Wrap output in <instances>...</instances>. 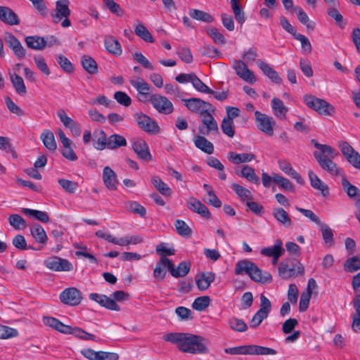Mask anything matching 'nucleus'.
<instances>
[{
	"instance_id": "1",
	"label": "nucleus",
	"mask_w": 360,
	"mask_h": 360,
	"mask_svg": "<svg viewBox=\"0 0 360 360\" xmlns=\"http://www.w3.org/2000/svg\"><path fill=\"white\" fill-rule=\"evenodd\" d=\"M163 340L176 345L183 352L207 354L209 352V341L200 335L188 333H170L165 335Z\"/></svg>"
},
{
	"instance_id": "2",
	"label": "nucleus",
	"mask_w": 360,
	"mask_h": 360,
	"mask_svg": "<svg viewBox=\"0 0 360 360\" xmlns=\"http://www.w3.org/2000/svg\"><path fill=\"white\" fill-rule=\"evenodd\" d=\"M311 143L319 150L314 152V156L320 167L331 175L343 176L342 169L332 160L338 155V152L330 146L319 143L314 139Z\"/></svg>"
},
{
	"instance_id": "3",
	"label": "nucleus",
	"mask_w": 360,
	"mask_h": 360,
	"mask_svg": "<svg viewBox=\"0 0 360 360\" xmlns=\"http://www.w3.org/2000/svg\"><path fill=\"white\" fill-rule=\"evenodd\" d=\"M235 273L237 275L246 274L252 280L259 283H270L272 276L268 271H262L255 263L248 260H240L236 265Z\"/></svg>"
},
{
	"instance_id": "4",
	"label": "nucleus",
	"mask_w": 360,
	"mask_h": 360,
	"mask_svg": "<svg viewBox=\"0 0 360 360\" xmlns=\"http://www.w3.org/2000/svg\"><path fill=\"white\" fill-rule=\"evenodd\" d=\"M112 297L110 298L105 295L98 293H91L89 295L90 300L97 302L101 307L110 310L119 311H120V307L115 301L122 302L126 300L129 298V294L122 290H117L112 294Z\"/></svg>"
},
{
	"instance_id": "5",
	"label": "nucleus",
	"mask_w": 360,
	"mask_h": 360,
	"mask_svg": "<svg viewBox=\"0 0 360 360\" xmlns=\"http://www.w3.org/2000/svg\"><path fill=\"white\" fill-rule=\"evenodd\" d=\"M303 98L307 107L322 116H332L335 112V108L323 99L310 94L304 95Z\"/></svg>"
},
{
	"instance_id": "6",
	"label": "nucleus",
	"mask_w": 360,
	"mask_h": 360,
	"mask_svg": "<svg viewBox=\"0 0 360 360\" xmlns=\"http://www.w3.org/2000/svg\"><path fill=\"white\" fill-rule=\"evenodd\" d=\"M69 0H58L56 2L55 13L52 14V18L55 23L61 21V26L67 28L71 26V21L69 20L71 11L69 8Z\"/></svg>"
},
{
	"instance_id": "7",
	"label": "nucleus",
	"mask_w": 360,
	"mask_h": 360,
	"mask_svg": "<svg viewBox=\"0 0 360 360\" xmlns=\"http://www.w3.org/2000/svg\"><path fill=\"white\" fill-rule=\"evenodd\" d=\"M271 301L263 294L260 295L259 310L255 314L250 321V327L255 328L259 326L264 319L267 318L271 310Z\"/></svg>"
},
{
	"instance_id": "8",
	"label": "nucleus",
	"mask_w": 360,
	"mask_h": 360,
	"mask_svg": "<svg viewBox=\"0 0 360 360\" xmlns=\"http://www.w3.org/2000/svg\"><path fill=\"white\" fill-rule=\"evenodd\" d=\"M255 117L257 128L267 136H273L274 126L276 124L274 118L258 110L255 112Z\"/></svg>"
},
{
	"instance_id": "9",
	"label": "nucleus",
	"mask_w": 360,
	"mask_h": 360,
	"mask_svg": "<svg viewBox=\"0 0 360 360\" xmlns=\"http://www.w3.org/2000/svg\"><path fill=\"white\" fill-rule=\"evenodd\" d=\"M59 298L62 303L75 307L82 302L83 297L82 292L79 289L70 287L63 290L60 294Z\"/></svg>"
},
{
	"instance_id": "10",
	"label": "nucleus",
	"mask_w": 360,
	"mask_h": 360,
	"mask_svg": "<svg viewBox=\"0 0 360 360\" xmlns=\"http://www.w3.org/2000/svg\"><path fill=\"white\" fill-rule=\"evenodd\" d=\"M149 100L153 108L160 113L169 115L174 111L172 103L164 96L153 94Z\"/></svg>"
},
{
	"instance_id": "11",
	"label": "nucleus",
	"mask_w": 360,
	"mask_h": 360,
	"mask_svg": "<svg viewBox=\"0 0 360 360\" xmlns=\"http://www.w3.org/2000/svg\"><path fill=\"white\" fill-rule=\"evenodd\" d=\"M338 146L347 161L354 168L360 169V154L346 141H340Z\"/></svg>"
},
{
	"instance_id": "12",
	"label": "nucleus",
	"mask_w": 360,
	"mask_h": 360,
	"mask_svg": "<svg viewBox=\"0 0 360 360\" xmlns=\"http://www.w3.org/2000/svg\"><path fill=\"white\" fill-rule=\"evenodd\" d=\"M182 101L188 110L193 112L200 114V115H202L205 112H207V111H214V109L210 103L205 102L200 98H191L182 99Z\"/></svg>"
},
{
	"instance_id": "13",
	"label": "nucleus",
	"mask_w": 360,
	"mask_h": 360,
	"mask_svg": "<svg viewBox=\"0 0 360 360\" xmlns=\"http://www.w3.org/2000/svg\"><path fill=\"white\" fill-rule=\"evenodd\" d=\"M139 127L147 133H158L160 131L158 123L146 114L138 112L134 115Z\"/></svg>"
},
{
	"instance_id": "14",
	"label": "nucleus",
	"mask_w": 360,
	"mask_h": 360,
	"mask_svg": "<svg viewBox=\"0 0 360 360\" xmlns=\"http://www.w3.org/2000/svg\"><path fill=\"white\" fill-rule=\"evenodd\" d=\"M46 268L54 271H70L73 266L70 262L57 256L51 257L44 260Z\"/></svg>"
},
{
	"instance_id": "15",
	"label": "nucleus",
	"mask_w": 360,
	"mask_h": 360,
	"mask_svg": "<svg viewBox=\"0 0 360 360\" xmlns=\"http://www.w3.org/2000/svg\"><path fill=\"white\" fill-rule=\"evenodd\" d=\"M304 268L303 265L297 262L292 266L285 263H281L279 264L278 271L279 276L283 279H288L291 277H296L300 274L304 273Z\"/></svg>"
},
{
	"instance_id": "16",
	"label": "nucleus",
	"mask_w": 360,
	"mask_h": 360,
	"mask_svg": "<svg viewBox=\"0 0 360 360\" xmlns=\"http://www.w3.org/2000/svg\"><path fill=\"white\" fill-rule=\"evenodd\" d=\"M233 68L236 75L245 82L252 84L257 81L254 72L248 68L244 61L233 60Z\"/></svg>"
},
{
	"instance_id": "17",
	"label": "nucleus",
	"mask_w": 360,
	"mask_h": 360,
	"mask_svg": "<svg viewBox=\"0 0 360 360\" xmlns=\"http://www.w3.org/2000/svg\"><path fill=\"white\" fill-rule=\"evenodd\" d=\"M57 133L64 148L61 152L62 155L68 160L76 161L78 158L72 148L71 140L66 136L65 132L61 129H58Z\"/></svg>"
},
{
	"instance_id": "18",
	"label": "nucleus",
	"mask_w": 360,
	"mask_h": 360,
	"mask_svg": "<svg viewBox=\"0 0 360 360\" xmlns=\"http://www.w3.org/2000/svg\"><path fill=\"white\" fill-rule=\"evenodd\" d=\"M5 41L12 50L13 54L18 60H22L26 55V50L20 41L12 34H6Z\"/></svg>"
},
{
	"instance_id": "19",
	"label": "nucleus",
	"mask_w": 360,
	"mask_h": 360,
	"mask_svg": "<svg viewBox=\"0 0 360 360\" xmlns=\"http://www.w3.org/2000/svg\"><path fill=\"white\" fill-rule=\"evenodd\" d=\"M132 148L138 158L143 161H150L152 155L146 142L142 139H136L132 141Z\"/></svg>"
},
{
	"instance_id": "20",
	"label": "nucleus",
	"mask_w": 360,
	"mask_h": 360,
	"mask_svg": "<svg viewBox=\"0 0 360 360\" xmlns=\"http://www.w3.org/2000/svg\"><path fill=\"white\" fill-rule=\"evenodd\" d=\"M102 179L104 185L108 190L115 191L117 189L119 180L117 174L109 166L103 168Z\"/></svg>"
},
{
	"instance_id": "21",
	"label": "nucleus",
	"mask_w": 360,
	"mask_h": 360,
	"mask_svg": "<svg viewBox=\"0 0 360 360\" xmlns=\"http://www.w3.org/2000/svg\"><path fill=\"white\" fill-rule=\"evenodd\" d=\"M212 111H207L205 112L202 116V122L205 126L204 127H200L199 131L200 134L204 135H208L211 132H218L219 127L217 121L212 115Z\"/></svg>"
},
{
	"instance_id": "22",
	"label": "nucleus",
	"mask_w": 360,
	"mask_h": 360,
	"mask_svg": "<svg viewBox=\"0 0 360 360\" xmlns=\"http://www.w3.org/2000/svg\"><path fill=\"white\" fill-rule=\"evenodd\" d=\"M172 268V261L166 257H162L156 264L153 271V276L158 280H163L166 275V269L169 271Z\"/></svg>"
},
{
	"instance_id": "23",
	"label": "nucleus",
	"mask_w": 360,
	"mask_h": 360,
	"mask_svg": "<svg viewBox=\"0 0 360 360\" xmlns=\"http://www.w3.org/2000/svg\"><path fill=\"white\" fill-rule=\"evenodd\" d=\"M0 20L10 25L20 23L18 15L10 8L0 6Z\"/></svg>"
},
{
	"instance_id": "24",
	"label": "nucleus",
	"mask_w": 360,
	"mask_h": 360,
	"mask_svg": "<svg viewBox=\"0 0 360 360\" xmlns=\"http://www.w3.org/2000/svg\"><path fill=\"white\" fill-rule=\"evenodd\" d=\"M273 114L280 120H285L288 112V108L282 100L277 97L273 98L271 103Z\"/></svg>"
},
{
	"instance_id": "25",
	"label": "nucleus",
	"mask_w": 360,
	"mask_h": 360,
	"mask_svg": "<svg viewBox=\"0 0 360 360\" xmlns=\"http://www.w3.org/2000/svg\"><path fill=\"white\" fill-rule=\"evenodd\" d=\"M257 65L262 72L274 83L280 84L282 82V78L279 74L274 70L270 65L264 61L258 60Z\"/></svg>"
},
{
	"instance_id": "26",
	"label": "nucleus",
	"mask_w": 360,
	"mask_h": 360,
	"mask_svg": "<svg viewBox=\"0 0 360 360\" xmlns=\"http://www.w3.org/2000/svg\"><path fill=\"white\" fill-rule=\"evenodd\" d=\"M227 158L232 163L238 165L250 162L254 160L256 158V156L251 153H237L236 152L231 151L228 153Z\"/></svg>"
},
{
	"instance_id": "27",
	"label": "nucleus",
	"mask_w": 360,
	"mask_h": 360,
	"mask_svg": "<svg viewBox=\"0 0 360 360\" xmlns=\"http://www.w3.org/2000/svg\"><path fill=\"white\" fill-rule=\"evenodd\" d=\"M275 349L257 345H246L245 355H274Z\"/></svg>"
},
{
	"instance_id": "28",
	"label": "nucleus",
	"mask_w": 360,
	"mask_h": 360,
	"mask_svg": "<svg viewBox=\"0 0 360 360\" xmlns=\"http://www.w3.org/2000/svg\"><path fill=\"white\" fill-rule=\"evenodd\" d=\"M188 207L194 212L198 213L205 218H209L210 213L208 208L200 200L191 198L188 201Z\"/></svg>"
},
{
	"instance_id": "29",
	"label": "nucleus",
	"mask_w": 360,
	"mask_h": 360,
	"mask_svg": "<svg viewBox=\"0 0 360 360\" xmlns=\"http://www.w3.org/2000/svg\"><path fill=\"white\" fill-rule=\"evenodd\" d=\"M311 186L316 190L321 191L323 196L326 197L329 194L328 186L323 182L319 176L311 170L308 172Z\"/></svg>"
},
{
	"instance_id": "30",
	"label": "nucleus",
	"mask_w": 360,
	"mask_h": 360,
	"mask_svg": "<svg viewBox=\"0 0 360 360\" xmlns=\"http://www.w3.org/2000/svg\"><path fill=\"white\" fill-rule=\"evenodd\" d=\"M279 168L287 175L293 178L300 184H304V179L300 174L297 172L292 167L291 164L285 160L278 161Z\"/></svg>"
},
{
	"instance_id": "31",
	"label": "nucleus",
	"mask_w": 360,
	"mask_h": 360,
	"mask_svg": "<svg viewBox=\"0 0 360 360\" xmlns=\"http://www.w3.org/2000/svg\"><path fill=\"white\" fill-rule=\"evenodd\" d=\"M27 46L33 50L41 51L46 46V40L37 35L27 36L25 39Z\"/></svg>"
},
{
	"instance_id": "32",
	"label": "nucleus",
	"mask_w": 360,
	"mask_h": 360,
	"mask_svg": "<svg viewBox=\"0 0 360 360\" xmlns=\"http://www.w3.org/2000/svg\"><path fill=\"white\" fill-rule=\"evenodd\" d=\"M236 173L238 176L243 177L248 180L249 181L252 182L255 184L258 185L260 183L259 178L255 173V169L248 165H245L242 166L240 171L239 172L238 170H236Z\"/></svg>"
},
{
	"instance_id": "33",
	"label": "nucleus",
	"mask_w": 360,
	"mask_h": 360,
	"mask_svg": "<svg viewBox=\"0 0 360 360\" xmlns=\"http://www.w3.org/2000/svg\"><path fill=\"white\" fill-rule=\"evenodd\" d=\"M30 231L32 237L37 243H41L43 245L46 244L48 237L44 228L41 225L38 224L32 225L30 227Z\"/></svg>"
},
{
	"instance_id": "34",
	"label": "nucleus",
	"mask_w": 360,
	"mask_h": 360,
	"mask_svg": "<svg viewBox=\"0 0 360 360\" xmlns=\"http://www.w3.org/2000/svg\"><path fill=\"white\" fill-rule=\"evenodd\" d=\"M193 142L195 147L199 148L202 151L210 155L213 153V144L204 136L200 135L195 136L193 139Z\"/></svg>"
},
{
	"instance_id": "35",
	"label": "nucleus",
	"mask_w": 360,
	"mask_h": 360,
	"mask_svg": "<svg viewBox=\"0 0 360 360\" xmlns=\"http://www.w3.org/2000/svg\"><path fill=\"white\" fill-rule=\"evenodd\" d=\"M9 75L11 83L16 93L19 95H25L27 92V89L25 85L23 79L15 72H10Z\"/></svg>"
},
{
	"instance_id": "36",
	"label": "nucleus",
	"mask_w": 360,
	"mask_h": 360,
	"mask_svg": "<svg viewBox=\"0 0 360 360\" xmlns=\"http://www.w3.org/2000/svg\"><path fill=\"white\" fill-rule=\"evenodd\" d=\"M273 216L279 224L285 227H290L292 225V220L283 208L279 207L274 209Z\"/></svg>"
},
{
	"instance_id": "37",
	"label": "nucleus",
	"mask_w": 360,
	"mask_h": 360,
	"mask_svg": "<svg viewBox=\"0 0 360 360\" xmlns=\"http://www.w3.org/2000/svg\"><path fill=\"white\" fill-rule=\"evenodd\" d=\"M285 250L283 248V242L278 239L275 241L273 246L264 248L261 250V254L266 257H272L279 253H284Z\"/></svg>"
},
{
	"instance_id": "38",
	"label": "nucleus",
	"mask_w": 360,
	"mask_h": 360,
	"mask_svg": "<svg viewBox=\"0 0 360 360\" xmlns=\"http://www.w3.org/2000/svg\"><path fill=\"white\" fill-rule=\"evenodd\" d=\"M130 83L132 86L136 89L141 97L146 98L148 96L150 86L143 79L138 78L137 79H131Z\"/></svg>"
},
{
	"instance_id": "39",
	"label": "nucleus",
	"mask_w": 360,
	"mask_h": 360,
	"mask_svg": "<svg viewBox=\"0 0 360 360\" xmlns=\"http://www.w3.org/2000/svg\"><path fill=\"white\" fill-rule=\"evenodd\" d=\"M105 46L109 53L115 56H120L122 53L121 44L112 37H108L105 39Z\"/></svg>"
},
{
	"instance_id": "40",
	"label": "nucleus",
	"mask_w": 360,
	"mask_h": 360,
	"mask_svg": "<svg viewBox=\"0 0 360 360\" xmlns=\"http://www.w3.org/2000/svg\"><path fill=\"white\" fill-rule=\"evenodd\" d=\"M21 212L25 215L34 218L43 223H47L49 221V214L44 211L32 210L30 208H22Z\"/></svg>"
},
{
	"instance_id": "41",
	"label": "nucleus",
	"mask_w": 360,
	"mask_h": 360,
	"mask_svg": "<svg viewBox=\"0 0 360 360\" xmlns=\"http://www.w3.org/2000/svg\"><path fill=\"white\" fill-rule=\"evenodd\" d=\"M134 32L139 37L146 42L153 43L155 41L151 33L141 22H139L134 26Z\"/></svg>"
},
{
	"instance_id": "42",
	"label": "nucleus",
	"mask_w": 360,
	"mask_h": 360,
	"mask_svg": "<svg viewBox=\"0 0 360 360\" xmlns=\"http://www.w3.org/2000/svg\"><path fill=\"white\" fill-rule=\"evenodd\" d=\"M215 276L213 273L207 272L202 274L200 276L196 278V284L199 290H207L212 282L214 281Z\"/></svg>"
},
{
	"instance_id": "43",
	"label": "nucleus",
	"mask_w": 360,
	"mask_h": 360,
	"mask_svg": "<svg viewBox=\"0 0 360 360\" xmlns=\"http://www.w3.org/2000/svg\"><path fill=\"white\" fill-rule=\"evenodd\" d=\"M127 144V140L123 136L115 134L108 137L107 148L113 150L117 148L126 146Z\"/></svg>"
},
{
	"instance_id": "44",
	"label": "nucleus",
	"mask_w": 360,
	"mask_h": 360,
	"mask_svg": "<svg viewBox=\"0 0 360 360\" xmlns=\"http://www.w3.org/2000/svg\"><path fill=\"white\" fill-rule=\"evenodd\" d=\"M40 139L48 150L51 151L56 150L57 144L53 132L46 130L41 134Z\"/></svg>"
},
{
	"instance_id": "45",
	"label": "nucleus",
	"mask_w": 360,
	"mask_h": 360,
	"mask_svg": "<svg viewBox=\"0 0 360 360\" xmlns=\"http://www.w3.org/2000/svg\"><path fill=\"white\" fill-rule=\"evenodd\" d=\"M81 63L83 68L89 74L95 75L98 72L97 63L93 58L84 55L81 58Z\"/></svg>"
},
{
	"instance_id": "46",
	"label": "nucleus",
	"mask_w": 360,
	"mask_h": 360,
	"mask_svg": "<svg viewBox=\"0 0 360 360\" xmlns=\"http://www.w3.org/2000/svg\"><path fill=\"white\" fill-rule=\"evenodd\" d=\"M293 11L297 13L299 21L304 25L308 30H314L315 28V22L311 20L306 12L301 7L293 8Z\"/></svg>"
},
{
	"instance_id": "47",
	"label": "nucleus",
	"mask_w": 360,
	"mask_h": 360,
	"mask_svg": "<svg viewBox=\"0 0 360 360\" xmlns=\"http://www.w3.org/2000/svg\"><path fill=\"white\" fill-rule=\"evenodd\" d=\"M188 13L193 19L199 21L207 23L212 22L214 21V18L210 13L201 10L192 8L189 10Z\"/></svg>"
},
{
	"instance_id": "48",
	"label": "nucleus",
	"mask_w": 360,
	"mask_h": 360,
	"mask_svg": "<svg viewBox=\"0 0 360 360\" xmlns=\"http://www.w3.org/2000/svg\"><path fill=\"white\" fill-rule=\"evenodd\" d=\"M339 6H331L327 9V14L333 18L337 25H338L340 28H345L346 26V21L344 20L343 16L342 14L338 11L337 7Z\"/></svg>"
},
{
	"instance_id": "49",
	"label": "nucleus",
	"mask_w": 360,
	"mask_h": 360,
	"mask_svg": "<svg viewBox=\"0 0 360 360\" xmlns=\"http://www.w3.org/2000/svg\"><path fill=\"white\" fill-rule=\"evenodd\" d=\"M190 271V264L182 262H181L177 268L174 267V265L172 262V268L170 270L171 275L174 278L183 277L188 274Z\"/></svg>"
},
{
	"instance_id": "50",
	"label": "nucleus",
	"mask_w": 360,
	"mask_h": 360,
	"mask_svg": "<svg viewBox=\"0 0 360 360\" xmlns=\"http://www.w3.org/2000/svg\"><path fill=\"white\" fill-rule=\"evenodd\" d=\"M151 182L161 194L165 196H170L172 195V189L160 177L153 176Z\"/></svg>"
},
{
	"instance_id": "51",
	"label": "nucleus",
	"mask_w": 360,
	"mask_h": 360,
	"mask_svg": "<svg viewBox=\"0 0 360 360\" xmlns=\"http://www.w3.org/2000/svg\"><path fill=\"white\" fill-rule=\"evenodd\" d=\"M231 187L237 194L240 200L248 202L252 199V195L248 188L236 183L233 184Z\"/></svg>"
},
{
	"instance_id": "52",
	"label": "nucleus",
	"mask_w": 360,
	"mask_h": 360,
	"mask_svg": "<svg viewBox=\"0 0 360 360\" xmlns=\"http://www.w3.org/2000/svg\"><path fill=\"white\" fill-rule=\"evenodd\" d=\"M230 3L236 21L240 25L243 24L245 21V13L240 6V1L231 0Z\"/></svg>"
},
{
	"instance_id": "53",
	"label": "nucleus",
	"mask_w": 360,
	"mask_h": 360,
	"mask_svg": "<svg viewBox=\"0 0 360 360\" xmlns=\"http://www.w3.org/2000/svg\"><path fill=\"white\" fill-rule=\"evenodd\" d=\"M321 226V231L324 243L328 246H332L334 245V238L333 230L326 224L322 223L319 224Z\"/></svg>"
},
{
	"instance_id": "54",
	"label": "nucleus",
	"mask_w": 360,
	"mask_h": 360,
	"mask_svg": "<svg viewBox=\"0 0 360 360\" xmlns=\"http://www.w3.org/2000/svg\"><path fill=\"white\" fill-rule=\"evenodd\" d=\"M143 241V238L140 235L124 236L119 238L120 246H128L129 245H137Z\"/></svg>"
},
{
	"instance_id": "55",
	"label": "nucleus",
	"mask_w": 360,
	"mask_h": 360,
	"mask_svg": "<svg viewBox=\"0 0 360 360\" xmlns=\"http://www.w3.org/2000/svg\"><path fill=\"white\" fill-rule=\"evenodd\" d=\"M229 327L237 332H245L248 330V326L245 322L237 317H231L229 319Z\"/></svg>"
},
{
	"instance_id": "56",
	"label": "nucleus",
	"mask_w": 360,
	"mask_h": 360,
	"mask_svg": "<svg viewBox=\"0 0 360 360\" xmlns=\"http://www.w3.org/2000/svg\"><path fill=\"white\" fill-rule=\"evenodd\" d=\"M108 137H106V134L103 130H100L98 132L96 139L94 141V147L98 150H103L107 148V143Z\"/></svg>"
},
{
	"instance_id": "57",
	"label": "nucleus",
	"mask_w": 360,
	"mask_h": 360,
	"mask_svg": "<svg viewBox=\"0 0 360 360\" xmlns=\"http://www.w3.org/2000/svg\"><path fill=\"white\" fill-rule=\"evenodd\" d=\"M9 224L16 230L24 229L27 226L25 220L19 214H13L8 217Z\"/></svg>"
},
{
	"instance_id": "58",
	"label": "nucleus",
	"mask_w": 360,
	"mask_h": 360,
	"mask_svg": "<svg viewBox=\"0 0 360 360\" xmlns=\"http://www.w3.org/2000/svg\"><path fill=\"white\" fill-rule=\"evenodd\" d=\"M70 334L73 335L75 337L81 339L82 340H94L96 341V337L94 335L89 333L81 328L75 327L72 328Z\"/></svg>"
},
{
	"instance_id": "59",
	"label": "nucleus",
	"mask_w": 360,
	"mask_h": 360,
	"mask_svg": "<svg viewBox=\"0 0 360 360\" xmlns=\"http://www.w3.org/2000/svg\"><path fill=\"white\" fill-rule=\"evenodd\" d=\"M17 329L4 325H0V339L6 340L18 336Z\"/></svg>"
},
{
	"instance_id": "60",
	"label": "nucleus",
	"mask_w": 360,
	"mask_h": 360,
	"mask_svg": "<svg viewBox=\"0 0 360 360\" xmlns=\"http://www.w3.org/2000/svg\"><path fill=\"white\" fill-rule=\"evenodd\" d=\"M210 299L208 296H201L195 299L192 307L195 310L204 311L210 304Z\"/></svg>"
},
{
	"instance_id": "61",
	"label": "nucleus",
	"mask_w": 360,
	"mask_h": 360,
	"mask_svg": "<svg viewBox=\"0 0 360 360\" xmlns=\"http://www.w3.org/2000/svg\"><path fill=\"white\" fill-rule=\"evenodd\" d=\"M174 226L179 235L184 237H189L191 235V229L184 221L177 219L174 222Z\"/></svg>"
},
{
	"instance_id": "62",
	"label": "nucleus",
	"mask_w": 360,
	"mask_h": 360,
	"mask_svg": "<svg viewBox=\"0 0 360 360\" xmlns=\"http://www.w3.org/2000/svg\"><path fill=\"white\" fill-rule=\"evenodd\" d=\"M200 53L203 56H206L212 58H219L221 57V53L213 46L210 44H205L200 48Z\"/></svg>"
},
{
	"instance_id": "63",
	"label": "nucleus",
	"mask_w": 360,
	"mask_h": 360,
	"mask_svg": "<svg viewBox=\"0 0 360 360\" xmlns=\"http://www.w3.org/2000/svg\"><path fill=\"white\" fill-rule=\"evenodd\" d=\"M207 33L217 44H224L226 42L224 36L216 27H211L207 30Z\"/></svg>"
},
{
	"instance_id": "64",
	"label": "nucleus",
	"mask_w": 360,
	"mask_h": 360,
	"mask_svg": "<svg viewBox=\"0 0 360 360\" xmlns=\"http://www.w3.org/2000/svg\"><path fill=\"white\" fill-rule=\"evenodd\" d=\"M345 269L349 272H354L360 269V257L349 258L345 264Z\"/></svg>"
}]
</instances>
